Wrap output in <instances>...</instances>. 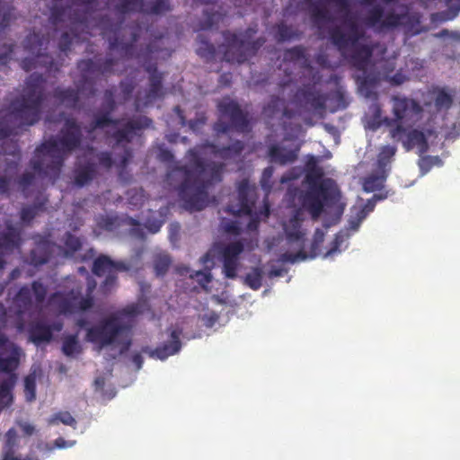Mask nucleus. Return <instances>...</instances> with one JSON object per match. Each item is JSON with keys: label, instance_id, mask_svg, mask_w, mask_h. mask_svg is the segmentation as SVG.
<instances>
[{"label": "nucleus", "instance_id": "1", "mask_svg": "<svg viewBox=\"0 0 460 460\" xmlns=\"http://www.w3.org/2000/svg\"><path fill=\"white\" fill-rule=\"evenodd\" d=\"M208 148L215 156L222 159L238 157L244 149V144L236 140L226 146H219L209 141L196 146L187 151L184 165H175L168 173L167 181L172 184L180 180L178 192L184 203V208L192 211H200L208 205L209 187L222 181L225 169L223 163L205 162L200 154L203 149Z\"/></svg>", "mask_w": 460, "mask_h": 460}, {"label": "nucleus", "instance_id": "2", "mask_svg": "<svg viewBox=\"0 0 460 460\" xmlns=\"http://www.w3.org/2000/svg\"><path fill=\"white\" fill-rule=\"evenodd\" d=\"M343 24L347 31L338 25L330 28L329 40L352 67L362 72L355 76L360 94L367 99H376L381 74L376 70L367 69L374 48L369 44L359 43L365 37V31L353 17L346 18Z\"/></svg>", "mask_w": 460, "mask_h": 460}, {"label": "nucleus", "instance_id": "3", "mask_svg": "<svg viewBox=\"0 0 460 460\" xmlns=\"http://www.w3.org/2000/svg\"><path fill=\"white\" fill-rule=\"evenodd\" d=\"M83 133L76 119L67 117L58 135L54 139L39 146L30 161L31 168L40 176H58L66 155L79 149Z\"/></svg>", "mask_w": 460, "mask_h": 460}, {"label": "nucleus", "instance_id": "4", "mask_svg": "<svg viewBox=\"0 0 460 460\" xmlns=\"http://www.w3.org/2000/svg\"><path fill=\"white\" fill-rule=\"evenodd\" d=\"M116 91V86H111L104 91L102 109L94 113L86 131L88 134H92L97 129L121 125V128L111 134V137L114 140L116 146L124 147L130 144L136 136H139L143 129L150 128L153 120L146 116H137L125 122L122 119H112L111 114L117 109Z\"/></svg>", "mask_w": 460, "mask_h": 460}, {"label": "nucleus", "instance_id": "5", "mask_svg": "<svg viewBox=\"0 0 460 460\" xmlns=\"http://www.w3.org/2000/svg\"><path fill=\"white\" fill-rule=\"evenodd\" d=\"M117 63L118 60L111 57L79 60L76 63V67L80 72V79L75 84L76 88L57 87L53 91V97L68 109L75 110L79 108L81 93H86L88 97L94 96L96 93L94 83L90 79V76L95 74L111 75L114 73V66Z\"/></svg>", "mask_w": 460, "mask_h": 460}, {"label": "nucleus", "instance_id": "6", "mask_svg": "<svg viewBox=\"0 0 460 460\" xmlns=\"http://www.w3.org/2000/svg\"><path fill=\"white\" fill-rule=\"evenodd\" d=\"M306 167V181L310 186L303 194L301 203L312 218L317 219L323 213L324 207L332 208L339 201L340 192L332 180H322L323 171L316 166L314 156L311 157Z\"/></svg>", "mask_w": 460, "mask_h": 460}, {"label": "nucleus", "instance_id": "7", "mask_svg": "<svg viewBox=\"0 0 460 460\" xmlns=\"http://www.w3.org/2000/svg\"><path fill=\"white\" fill-rule=\"evenodd\" d=\"M45 83L46 79L41 74L30 75L23 94L12 101L8 116L18 119L21 126H32L37 123L46 100Z\"/></svg>", "mask_w": 460, "mask_h": 460}, {"label": "nucleus", "instance_id": "8", "mask_svg": "<svg viewBox=\"0 0 460 460\" xmlns=\"http://www.w3.org/2000/svg\"><path fill=\"white\" fill-rule=\"evenodd\" d=\"M256 32V27H249L238 33L230 31H223V58L228 63L243 64L254 57L266 42L263 37L252 40Z\"/></svg>", "mask_w": 460, "mask_h": 460}, {"label": "nucleus", "instance_id": "9", "mask_svg": "<svg viewBox=\"0 0 460 460\" xmlns=\"http://www.w3.org/2000/svg\"><path fill=\"white\" fill-rule=\"evenodd\" d=\"M392 103L394 117H385L383 124L389 128V135L393 139H400L407 131L406 126H414L423 109L416 100L405 96L394 95Z\"/></svg>", "mask_w": 460, "mask_h": 460}, {"label": "nucleus", "instance_id": "10", "mask_svg": "<svg viewBox=\"0 0 460 460\" xmlns=\"http://www.w3.org/2000/svg\"><path fill=\"white\" fill-rule=\"evenodd\" d=\"M130 270L129 265L123 261H113L106 254L97 256L92 266V272L97 277L105 276L100 285V292L102 295L110 294L118 286V273Z\"/></svg>", "mask_w": 460, "mask_h": 460}, {"label": "nucleus", "instance_id": "11", "mask_svg": "<svg viewBox=\"0 0 460 460\" xmlns=\"http://www.w3.org/2000/svg\"><path fill=\"white\" fill-rule=\"evenodd\" d=\"M219 112L227 117L230 123L222 119L215 122L213 129L217 134H225L234 128L238 132H248L250 130V122L248 115L244 112L237 102L233 100H224L217 105Z\"/></svg>", "mask_w": 460, "mask_h": 460}, {"label": "nucleus", "instance_id": "12", "mask_svg": "<svg viewBox=\"0 0 460 460\" xmlns=\"http://www.w3.org/2000/svg\"><path fill=\"white\" fill-rule=\"evenodd\" d=\"M126 331L119 317L111 315L101 320L96 325L90 327L86 332L87 340L100 348L119 343V336Z\"/></svg>", "mask_w": 460, "mask_h": 460}, {"label": "nucleus", "instance_id": "13", "mask_svg": "<svg viewBox=\"0 0 460 460\" xmlns=\"http://www.w3.org/2000/svg\"><path fill=\"white\" fill-rule=\"evenodd\" d=\"M24 49L35 55L34 58H25L21 62V66L29 72L38 66L45 67L48 71L58 70L54 59L48 54H41L40 51L47 47L49 40L33 31L29 33L24 40Z\"/></svg>", "mask_w": 460, "mask_h": 460}, {"label": "nucleus", "instance_id": "14", "mask_svg": "<svg viewBox=\"0 0 460 460\" xmlns=\"http://www.w3.org/2000/svg\"><path fill=\"white\" fill-rule=\"evenodd\" d=\"M49 304L56 305L64 314L78 311H87L93 306V299L82 296L81 288H73L68 292H55L49 298Z\"/></svg>", "mask_w": 460, "mask_h": 460}, {"label": "nucleus", "instance_id": "15", "mask_svg": "<svg viewBox=\"0 0 460 460\" xmlns=\"http://www.w3.org/2000/svg\"><path fill=\"white\" fill-rule=\"evenodd\" d=\"M406 15L394 11L385 13L384 8L376 4L367 11L364 22L367 26L378 31L391 30L400 26Z\"/></svg>", "mask_w": 460, "mask_h": 460}, {"label": "nucleus", "instance_id": "16", "mask_svg": "<svg viewBox=\"0 0 460 460\" xmlns=\"http://www.w3.org/2000/svg\"><path fill=\"white\" fill-rule=\"evenodd\" d=\"M237 203L228 204L226 212L234 216H250L256 199V187L251 185L249 180L243 179L237 186Z\"/></svg>", "mask_w": 460, "mask_h": 460}, {"label": "nucleus", "instance_id": "17", "mask_svg": "<svg viewBox=\"0 0 460 460\" xmlns=\"http://www.w3.org/2000/svg\"><path fill=\"white\" fill-rule=\"evenodd\" d=\"M145 70L148 73V87L146 91L144 100L138 96L136 98V108L146 107L160 99L164 95L163 73L158 71L156 64H148L145 66Z\"/></svg>", "mask_w": 460, "mask_h": 460}, {"label": "nucleus", "instance_id": "18", "mask_svg": "<svg viewBox=\"0 0 460 460\" xmlns=\"http://www.w3.org/2000/svg\"><path fill=\"white\" fill-rule=\"evenodd\" d=\"M22 243V230L10 220L5 221V230L0 232V270L5 266L4 256L20 249Z\"/></svg>", "mask_w": 460, "mask_h": 460}, {"label": "nucleus", "instance_id": "19", "mask_svg": "<svg viewBox=\"0 0 460 460\" xmlns=\"http://www.w3.org/2000/svg\"><path fill=\"white\" fill-rule=\"evenodd\" d=\"M20 349L11 342L7 336L0 330V371L15 374L19 366Z\"/></svg>", "mask_w": 460, "mask_h": 460}, {"label": "nucleus", "instance_id": "20", "mask_svg": "<svg viewBox=\"0 0 460 460\" xmlns=\"http://www.w3.org/2000/svg\"><path fill=\"white\" fill-rule=\"evenodd\" d=\"M120 27L121 23H117L112 26L111 31L114 32V35L112 37H107V40L109 42V50H118L121 57L126 58H133L135 55V45L139 39L141 28L138 24L133 27L131 31V39L128 42H126L117 35V32Z\"/></svg>", "mask_w": 460, "mask_h": 460}, {"label": "nucleus", "instance_id": "21", "mask_svg": "<svg viewBox=\"0 0 460 460\" xmlns=\"http://www.w3.org/2000/svg\"><path fill=\"white\" fill-rule=\"evenodd\" d=\"M295 102L309 106L315 111H324L326 108L327 97L314 84H305L298 88L294 95Z\"/></svg>", "mask_w": 460, "mask_h": 460}, {"label": "nucleus", "instance_id": "22", "mask_svg": "<svg viewBox=\"0 0 460 460\" xmlns=\"http://www.w3.org/2000/svg\"><path fill=\"white\" fill-rule=\"evenodd\" d=\"M244 245L241 241L228 243L222 251L223 273L226 278L234 279L237 276L239 256L243 252Z\"/></svg>", "mask_w": 460, "mask_h": 460}, {"label": "nucleus", "instance_id": "23", "mask_svg": "<svg viewBox=\"0 0 460 460\" xmlns=\"http://www.w3.org/2000/svg\"><path fill=\"white\" fill-rule=\"evenodd\" d=\"M181 335V330H172L170 339L164 344L156 347L155 349L148 350L149 356L153 358L164 360L168 357L178 353L181 349V342L180 340ZM144 351L147 352V349H144Z\"/></svg>", "mask_w": 460, "mask_h": 460}, {"label": "nucleus", "instance_id": "24", "mask_svg": "<svg viewBox=\"0 0 460 460\" xmlns=\"http://www.w3.org/2000/svg\"><path fill=\"white\" fill-rule=\"evenodd\" d=\"M406 127L407 131L402 135L401 138L394 140L402 142L407 151L418 147L420 153H425L428 150V142L424 133L419 129L412 128L413 126Z\"/></svg>", "mask_w": 460, "mask_h": 460}, {"label": "nucleus", "instance_id": "25", "mask_svg": "<svg viewBox=\"0 0 460 460\" xmlns=\"http://www.w3.org/2000/svg\"><path fill=\"white\" fill-rule=\"evenodd\" d=\"M428 95L431 98L434 106L438 111L449 110L454 102V93L447 87L432 85Z\"/></svg>", "mask_w": 460, "mask_h": 460}, {"label": "nucleus", "instance_id": "26", "mask_svg": "<svg viewBox=\"0 0 460 460\" xmlns=\"http://www.w3.org/2000/svg\"><path fill=\"white\" fill-rule=\"evenodd\" d=\"M66 17L68 18L71 26L84 22V19L75 13V12L72 13V8L69 6L64 7L55 5L51 8L49 22L56 29L66 22Z\"/></svg>", "mask_w": 460, "mask_h": 460}, {"label": "nucleus", "instance_id": "27", "mask_svg": "<svg viewBox=\"0 0 460 460\" xmlns=\"http://www.w3.org/2000/svg\"><path fill=\"white\" fill-rule=\"evenodd\" d=\"M303 214L296 209L294 215L284 224L283 229L289 243L303 241L305 233L302 231Z\"/></svg>", "mask_w": 460, "mask_h": 460}, {"label": "nucleus", "instance_id": "28", "mask_svg": "<svg viewBox=\"0 0 460 460\" xmlns=\"http://www.w3.org/2000/svg\"><path fill=\"white\" fill-rule=\"evenodd\" d=\"M297 149H288L279 145H271L268 150V157L270 163L279 165L293 164L297 159Z\"/></svg>", "mask_w": 460, "mask_h": 460}, {"label": "nucleus", "instance_id": "29", "mask_svg": "<svg viewBox=\"0 0 460 460\" xmlns=\"http://www.w3.org/2000/svg\"><path fill=\"white\" fill-rule=\"evenodd\" d=\"M97 165L93 162L77 164L74 170V183L77 187H84L97 176Z\"/></svg>", "mask_w": 460, "mask_h": 460}, {"label": "nucleus", "instance_id": "30", "mask_svg": "<svg viewBox=\"0 0 460 460\" xmlns=\"http://www.w3.org/2000/svg\"><path fill=\"white\" fill-rule=\"evenodd\" d=\"M52 243L49 241H42L31 251L29 261L33 266H40L47 263L52 254Z\"/></svg>", "mask_w": 460, "mask_h": 460}, {"label": "nucleus", "instance_id": "31", "mask_svg": "<svg viewBox=\"0 0 460 460\" xmlns=\"http://www.w3.org/2000/svg\"><path fill=\"white\" fill-rule=\"evenodd\" d=\"M13 305L14 313L18 316H22L32 306L31 290L28 286H22L15 296L13 297Z\"/></svg>", "mask_w": 460, "mask_h": 460}, {"label": "nucleus", "instance_id": "32", "mask_svg": "<svg viewBox=\"0 0 460 460\" xmlns=\"http://www.w3.org/2000/svg\"><path fill=\"white\" fill-rule=\"evenodd\" d=\"M29 338L36 345L49 342L53 338L51 328L44 323H34L29 328Z\"/></svg>", "mask_w": 460, "mask_h": 460}, {"label": "nucleus", "instance_id": "33", "mask_svg": "<svg viewBox=\"0 0 460 460\" xmlns=\"http://www.w3.org/2000/svg\"><path fill=\"white\" fill-rule=\"evenodd\" d=\"M16 379V374H12L0 382V409L8 405L12 401V390L15 385Z\"/></svg>", "mask_w": 460, "mask_h": 460}, {"label": "nucleus", "instance_id": "34", "mask_svg": "<svg viewBox=\"0 0 460 460\" xmlns=\"http://www.w3.org/2000/svg\"><path fill=\"white\" fill-rule=\"evenodd\" d=\"M173 111L177 114L181 126H185L188 124L190 129H191L193 132H198L200 130V128L206 124L207 122V117L204 113H201L198 115L195 119H190L187 122L186 117L184 115L183 111L180 106H175L173 108Z\"/></svg>", "mask_w": 460, "mask_h": 460}, {"label": "nucleus", "instance_id": "35", "mask_svg": "<svg viewBox=\"0 0 460 460\" xmlns=\"http://www.w3.org/2000/svg\"><path fill=\"white\" fill-rule=\"evenodd\" d=\"M283 110V116L290 117L288 110L285 107V101L279 96H271L270 102L263 107V114L273 118L278 112Z\"/></svg>", "mask_w": 460, "mask_h": 460}, {"label": "nucleus", "instance_id": "36", "mask_svg": "<svg viewBox=\"0 0 460 460\" xmlns=\"http://www.w3.org/2000/svg\"><path fill=\"white\" fill-rule=\"evenodd\" d=\"M199 47L197 49V54L207 60H211L216 56V47L209 42L207 36L203 33H199L197 37Z\"/></svg>", "mask_w": 460, "mask_h": 460}, {"label": "nucleus", "instance_id": "37", "mask_svg": "<svg viewBox=\"0 0 460 460\" xmlns=\"http://www.w3.org/2000/svg\"><path fill=\"white\" fill-rule=\"evenodd\" d=\"M62 242L65 245V255L67 257L73 256L83 246L82 238L73 234L70 232H66L64 234Z\"/></svg>", "mask_w": 460, "mask_h": 460}, {"label": "nucleus", "instance_id": "38", "mask_svg": "<svg viewBox=\"0 0 460 460\" xmlns=\"http://www.w3.org/2000/svg\"><path fill=\"white\" fill-rule=\"evenodd\" d=\"M144 0H119L116 10L121 14L144 12Z\"/></svg>", "mask_w": 460, "mask_h": 460}, {"label": "nucleus", "instance_id": "39", "mask_svg": "<svg viewBox=\"0 0 460 460\" xmlns=\"http://www.w3.org/2000/svg\"><path fill=\"white\" fill-rule=\"evenodd\" d=\"M62 352L67 357H74L82 352L77 334H70L64 338Z\"/></svg>", "mask_w": 460, "mask_h": 460}, {"label": "nucleus", "instance_id": "40", "mask_svg": "<svg viewBox=\"0 0 460 460\" xmlns=\"http://www.w3.org/2000/svg\"><path fill=\"white\" fill-rule=\"evenodd\" d=\"M171 11L169 0H154L148 5L144 6L145 14L159 15Z\"/></svg>", "mask_w": 460, "mask_h": 460}, {"label": "nucleus", "instance_id": "41", "mask_svg": "<svg viewBox=\"0 0 460 460\" xmlns=\"http://www.w3.org/2000/svg\"><path fill=\"white\" fill-rule=\"evenodd\" d=\"M386 175H376L371 174L368 177L365 178L363 182V189L366 192H373L378 190H381L384 187V183L385 181Z\"/></svg>", "mask_w": 460, "mask_h": 460}, {"label": "nucleus", "instance_id": "42", "mask_svg": "<svg viewBox=\"0 0 460 460\" xmlns=\"http://www.w3.org/2000/svg\"><path fill=\"white\" fill-rule=\"evenodd\" d=\"M263 272L260 268H253L251 272L245 276V284L252 290H258L262 286Z\"/></svg>", "mask_w": 460, "mask_h": 460}, {"label": "nucleus", "instance_id": "43", "mask_svg": "<svg viewBox=\"0 0 460 460\" xmlns=\"http://www.w3.org/2000/svg\"><path fill=\"white\" fill-rule=\"evenodd\" d=\"M311 17L314 23L316 24L319 28L321 27L322 22L332 21V18L330 15L328 10L317 4L312 5Z\"/></svg>", "mask_w": 460, "mask_h": 460}, {"label": "nucleus", "instance_id": "44", "mask_svg": "<svg viewBox=\"0 0 460 460\" xmlns=\"http://www.w3.org/2000/svg\"><path fill=\"white\" fill-rule=\"evenodd\" d=\"M276 40L278 42H284L297 36V33L292 29L291 26L287 25L285 22H279L276 26Z\"/></svg>", "mask_w": 460, "mask_h": 460}, {"label": "nucleus", "instance_id": "45", "mask_svg": "<svg viewBox=\"0 0 460 460\" xmlns=\"http://www.w3.org/2000/svg\"><path fill=\"white\" fill-rule=\"evenodd\" d=\"M395 153V146L390 145L382 146L377 158V164L379 168L384 169L388 164H390Z\"/></svg>", "mask_w": 460, "mask_h": 460}, {"label": "nucleus", "instance_id": "46", "mask_svg": "<svg viewBox=\"0 0 460 460\" xmlns=\"http://www.w3.org/2000/svg\"><path fill=\"white\" fill-rule=\"evenodd\" d=\"M24 394L27 402L36 399V376L34 374H30L24 378Z\"/></svg>", "mask_w": 460, "mask_h": 460}, {"label": "nucleus", "instance_id": "47", "mask_svg": "<svg viewBox=\"0 0 460 460\" xmlns=\"http://www.w3.org/2000/svg\"><path fill=\"white\" fill-rule=\"evenodd\" d=\"M171 265V259L167 254H158L154 260V268L157 275H164Z\"/></svg>", "mask_w": 460, "mask_h": 460}, {"label": "nucleus", "instance_id": "48", "mask_svg": "<svg viewBox=\"0 0 460 460\" xmlns=\"http://www.w3.org/2000/svg\"><path fill=\"white\" fill-rule=\"evenodd\" d=\"M305 52L306 49L304 46L297 45L285 50L284 59L296 62L305 58Z\"/></svg>", "mask_w": 460, "mask_h": 460}, {"label": "nucleus", "instance_id": "49", "mask_svg": "<svg viewBox=\"0 0 460 460\" xmlns=\"http://www.w3.org/2000/svg\"><path fill=\"white\" fill-rule=\"evenodd\" d=\"M58 421L73 428H75L77 424L75 419L68 411H59L56 413L49 419V423L56 424Z\"/></svg>", "mask_w": 460, "mask_h": 460}, {"label": "nucleus", "instance_id": "50", "mask_svg": "<svg viewBox=\"0 0 460 460\" xmlns=\"http://www.w3.org/2000/svg\"><path fill=\"white\" fill-rule=\"evenodd\" d=\"M40 209V205L26 206L21 209L20 217L24 225H30L35 218L38 211Z\"/></svg>", "mask_w": 460, "mask_h": 460}, {"label": "nucleus", "instance_id": "51", "mask_svg": "<svg viewBox=\"0 0 460 460\" xmlns=\"http://www.w3.org/2000/svg\"><path fill=\"white\" fill-rule=\"evenodd\" d=\"M97 226L105 231H113L119 226V220L117 217L101 216L97 219Z\"/></svg>", "mask_w": 460, "mask_h": 460}, {"label": "nucleus", "instance_id": "52", "mask_svg": "<svg viewBox=\"0 0 460 460\" xmlns=\"http://www.w3.org/2000/svg\"><path fill=\"white\" fill-rule=\"evenodd\" d=\"M273 173H274V168L272 166H268L263 170L262 174H261L260 183H261V188L267 194L271 191V189L273 187V183L271 181Z\"/></svg>", "mask_w": 460, "mask_h": 460}, {"label": "nucleus", "instance_id": "53", "mask_svg": "<svg viewBox=\"0 0 460 460\" xmlns=\"http://www.w3.org/2000/svg\"><path fill=\"white\" fill-rule=\"evenodd\" d=\"M348 237V234H344L343 232H339L338 234H336L333 241L331 243V247L324 254V257H330L335 254L336 252H341L340 248Z\"/></svg>", "mask_w": 460, "mask_h": 460}, {"label": "nucleus", "instance_id": "54", "mask_svg": "<svg viewBox=\"0 0 460 460\" xmlns=\"http://www.w3.org/2000/svg\"><path fill=\"white\" fill-rule=\"evenodd\" d=\"M120 99L122 102L130 100L132 93L135 90V84L132 80H123L119 83Z\"/></svg>", "mask_w": 460, "mask_h": 460}, {"label": "nucleus", "instance_id": "55", "mask_svg": "<svg viewBox=\"0 0 460 460\" xmlns=\"http://www.w3.org/2000/svg\"><path fill=\"white\" fill-rule=\"evenodd\" d=\"M31 290L33 292L37 303L41 304L47 296V287L39 280L31 283Z\"/></svg>", "mask_w": 460, "mask_h": 460}, {"label": "nucleus", "instance_id": "56", "mask_svg": "<svg viewBox=\"0 0 460 460\" xmlns=\"http://www.w3.org/2000/svg\"><path fill=\"white\" fill-rule=\"evenodd\" d=\"M163 43L162 37L155 38L154 40H152L146 48L145 52L139 54V56H146L149 57L153 54H158L162 52L164 49L161 47V44Z\"/></svg>", "mask_w": 460, "mask_h": 460}, {"label": "nucleus", "instance_id": "57", "mask_svg": "<svg viewBox=\"0 0 460 460\" xmlns=\"http://www.w3.org/2000/svg\"><path fill=\"white\" fill-rule=\"evenodd\" d=\"M14 44H4L2 50H0V65L6 66L12 58V55L14 49Z\"/></svg>", "mask_w": 460, "mask_h": 460}, {"label": "nucleus", "instance_id": "58", "mask_svg": "<svg viewBox=\"0 0 460 460\" xmlns=\"http://www.w3.org/2000/svg\"><path fill=\"white\" fill-rule=\"evenodd\" d=\"M73 38L74 37L68 31H65L61 34V37L58 41V49L61 52L66 54L67 51L70 50L73 42Z\"/></svg>", "mask_w": 460, "mask_h": 460}, {"label": "nucleus", "instance_id": "59", "mask_svg": "<svg viewBox=\"0 0 460 460\" xmlns=\"http://www.w3.org/2000/svg\"><path fill=\"white\" fill-rule=\"evenodd\" d=\"M307 258L305 252L299 251L296 253L284 252L280 255V261L283 262L294 263L297 261H304Z\"/></svg>", "mask_w": 460, "mask_h": 460}, {"label": "nucleus", "instance_id": "60", "mask_svg": "<svg viewBox=\"0 0 460 460\" xmlns=\"http://www.w3.org/2000/svg\"><path fill=\"white\" fill-rule=\"evenodd\" d=\"M191 279H197L199 284L204 288L207 289V285L211 282L212 276L210 272H204L202 270H197L194 274H190Z\"/></svg>", "mask_w": 460, "mask_h": 460}, {"label": "nucleus", "instance_id": "61", "mask_svg": "<svg viewBox=\"0 0 460 460\" xmlns=\"http://www.w3.org/2000/svg\"><path fill=\"white\" fill-rule=\"evenodd\" d=\"M35 181V174L31 172H23L18 179V185L22 189L26 190L33 184Z\"/></svg>", "mask_w": 460, "mask_h": 460}, {"label": "nucleus", "instance_id": "62", "mask_svg": "<svg viewBox=\"0 0 460 460\" xmlns=\"http://www.w3.org/2000/svg\"><path fill=\"white\" fill-rule=\"evenodd\" d=\"M96 157L99 164L106 169H110L113 165L111 154L108 151L100 152Z\"/></svg>", "mask_w": 460, "mask_h": 460}, {"label": "nucleus", "instance_id": "63", "mask_svg": "<svg viewBox=\"0 0 460 460\" xmlns=\"http://www.w3.org/2000/svg\"><path fill=\"white\" fill-rule=\"evenodd\" d=\"M205 18L200 22V30H209L213 27L216 22V13H210L208 10L204 11Z\"/></svg>", "mask_w": 460, "mask_h": 460}, {"label": "nucleus", "instance_id": "64", "mask_svg": "<svg viewBox=\"0 0 460 460\" xmlns=\"http://www.w3.org/2000/svg\"><path fill=\"white\" fill-rule=\"evenodd\" d=\"M13 155L14 157V159L13 160H9L7 158L4 159V172H11V171H16L18 166H19V163H20V160H21V155H20V153L19 152H13Z\"/></svg>", "mask_w": 460, "mask_h": 460}]
</instances>
